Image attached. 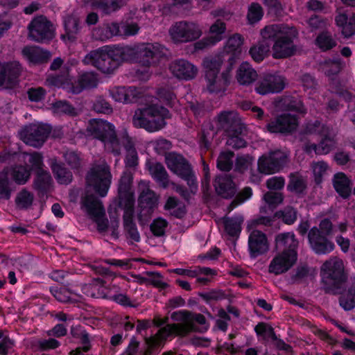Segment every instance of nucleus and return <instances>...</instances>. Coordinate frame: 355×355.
Here are the masks:
<instances>
[{
  "label": "nucleus",
  "mask_w": 355,
  "mask_h": 355,
  "mask_svg": "<svg viewBox=\"0 0 355 355\" xmlns=\"http://www.w3.org/2000/svg\"><path fill=\"white\" fill-rule=\"evenodd\" d=\"M261 35L270 40L272 45V57L275 59L287 58L294 55L297 51L294 40L298 32L295 28L284 24H274L265 26Z\"/></svg>",
  "instance_id": "nucleus-1"
},
{
  "label": "nucleus",
  "mask_w": 355,
  "mask_h": 355,
  "mask_svg": "<svg viewBox=\"0 0 355 355\" xmlns=\"http://www.w3.org/2000/svg\"><path fill=\"white\" fill-rule=\"evenodd\" d=\"M227 57V72H223L219 76L223 60L219 56H210L205 58L202 64L205 71V80L207 83V89L210 93H219L224 92L229 85V75L234 65L239 59L241 53L236 52H225Z\"/></svg>",
  "instance_id": "nucleus-2"
},
{
  "label": "nucleus",
  "mask_w": 355,
  "mask_h": 355,
  "mask_svg": "<svg viewBox=\"0 0 355 355\" xmlns=\"http://www.w3.org/2000/svg\"><path fill=\"white\" fill-rule=\"evenodd\" d=\"M131 51L123 46H104L90 51L85 58V61L92 64L101 72L112 73L123 62Z\"/></svg>",
  "instance_id": "nucleus-3"
},
{
  "label": "nucleus",
  "mask_w": 355,
  "mask_h": 355,
  "mask_svg": "<svg viewBox=\"0 0 355 355\" xmlns=\"http://www.w3.org/2000/svg\"><path fill=\"white\" fill-rule=\"evenodd\" d=\"M218 130H223L227 136L226 144L234 149H240L247 146L245 139L247 128L241 120L228 111L221 112L217 116Z\"/></svg>",
  "instance_id": "nucleus-4"
},
{
  "label": "nucleus",
  "mask_w": 355,
  "mask_h": 355,
  "mask_svg": "<svg viewBox=\"0 0 355 355\" xmlns=\"http://www.w3.org/2000/svg\"><path fill=\"white\" fill-rule=\"evenodd\" d=\"M171 118L168 109L163 106L153 105L138 109L132 117V123L135 128H144L149 132L162 129L166 124V119Z\"/></svg>",
  "instance_id": "nucleus-5"
},
{
  "label": "nucleus",
  "mask_w": 355,
  "mask_h": 355,
  "mask_svg": "<svg viewBox=\"0 0 355 355\" xmlns=\"http://www.w3.org/2000/svg\"><path fill=\"white\" fill-rule=\"evenodd\" d=\"M123 47L131 51L127 56V62L135 60L146 67L158 64L162 58L166 57L168 51L167 49L159 43H143L137 47Z\"/></svg>",
  "instance_id": "nucleus-6"
},
{
  "label": "nucleus",
  "mask_w": 355,
  "mask_h": 355,
  "mask_svg": "<svg viewBox=\"0 0 355 355\" xmlns=\"http://www.w3.org/2000/svg\"><path fill=\"white\" fill-rule=\"evenodd\" d=\"M165 161L169 170L187 182L193 193H196L198 189L197 178L189 161L181 154L175 152L166 154Z\"/></svg>",
  "instance_id": "nucleus-7"
},
{
  "label": "nucleus",
  "mask_w": 355,
  "mask_h": 355,
  "mask_svg": "<svg viewBox=\"0 0 355 355\" xmlns=\"http://www.w3.org/2000/svg\"><path fill=\"white\" fill-rule=\"evenodd\" d=\"M320 273L327 292L335 293L334 291L340 289L347 280L343 261L336 258L326 261L322 266Z\"/></svg>",
  "instance_id": "nucleus-8"
},
{
  "label": "nucleus",
  "mask_w": 355,
  "mask_h": 355,
  "mask_svg": "<svg viewBox=\"0 0 355 355\" xmlns=\"http://www.w3.org/2000/svg\"><path fill=\"white\" fill-rule=\"evenodd\" d=\"M112 175L110 168L105 165H98L92 168L86 175L87 187L96 195L105 198L112 183Z\"/></svg>",
  "instance_id": "nucleus-9"
},
{
  "label": "nucleus",
  "mask_w": 355,
  "mask_h": 355,
  "mask_svg": "<svg viewBox=\"0 0 355 355\" xmlns=\"http://www.w3.org/2000/svg\"><path fill=\"white\" fill-rule=\"evenodd\" d=\"M289 161L287 153L281 150L270 151L259 157L257 162L258 171L264 175H272L282 171Z\"/></svg>",
  "instance_id": "nucleus-10"
},
{
  "label": "nucleus",
  "mask_w": 355,
  "mask_h": 355,
  "mask_svg": "<svg viewBox=\"0 0 355 355\" xmlns=\"http://www.w3.org/2000/svg\"><path fill=\"white\" fill-rule=\"evenodd\" d=\"M28 37L41 44L49 43L55 37V28L45 16L35 17L28 24Z\"/></svg>",
  "instance_id": "nucleus-11"
},
{
  "label": "nucleus",
  "mask_w": 355,
  "mask_h": 355,
  "mask_svg": "<svg viewBox=\"0 0 355 355\" xmlns=\"http://www.w3.org/2000/svg\"><path fill=\"white\" fill-rule=\"evenodd\" d=\"M51 130V126L47 123H31L21 130V135L27 145L40 148L49 138Z\"/></svg>",
  "instance_id": "nucleus-12"
},
{
  "label": "nucleus",
  "mask_w": 355,
  "mask_h": 355,
  "mask_svg": "<svg viewBox=\"0 0 355 355\" xmlns=\"http://www.w3.org/2000/svg\"><path fill=\"white\" fill-rule=\"evenodd\" d=\"M169 34L175 43H186L198 39L202 35V31L194 22L180 21L170 28Z\"/></svg>",
  "instance_id": "nucleus-13"
},
{
  "label": "nucleus",
  "mask_w": 355,
  "mask_h": 355,
  "mask_svg": "<svg viewBox=\"0 0 355 355\" xmlns=\"http://www.w3.org/2000/svg\"><path fill=\"white\" fill-rule=\"evenodd\" d=\"M298 117L291 114H281L271 119L266 125L270 133L291 135L298 127Z\"/></svg>",
  "instance_id": "nucleus-14"
},
{
  "label": "nucleus",
  "mask_w": 355,
  "mask_h": 355,
  "mask_svg": "<svg viewBox=\"0 0 355 355\" xmlns=\"http://www.w3.org/2000/svg\"><path fill=\"white\" fill-rule=\"evenodd\" d=\"M22 67L16 60L0 62V87L13 89L19 83Z\"/></svg>",
  "instance_id": "nucleus-15"
},
{
  "label": "nucleus",
  "mask_w": 355,
  "mask_h": 355,
  "mask_svg": "<svg viewBox=\"0 0 355 355\" xmlns=\"http://www.w3.org/2000/svg\"><path fill=\"white\" fill-rule=\"evenodd\" d=\"M307 130L311 133L318 132L321 136V139L318 144V155H327L335 147L336 142L328 125L316 120L308 125Z\"/></svg>",
  "instance_id": "nucleus-16"
},
{
  "label": "nucleus",
  "mask_w": 355,
  "mask_h": 355,
  "mask_svg": "<svg viewBox=\"0 0 355 355\" xmlns=\"http://www.w3.org/2000/svg\"><path fill=\"white\" fill-rule=\"evenodd\" d=\"M297 260V250L284 249L271 260L268 266V272L275 275L285 273L295 264Z\"/></svg>",
  "instance_id": "nucleus-17"
},
{
  "label": "nucleus",
  "mask_w": 355,
  "mask_h": 355,
  "mask_svg": "<svg viewBox=\"0 0 355 355\" xmlns=\"http://www.w3.org/2000/svg\"><path fill=\"white\" fill-rule=\"evenodd\" d=\"M89 130L94 138L111 144H119L114 125L102 119H93L90 121Z\"/></svg>",
  "instance_id": "nucleus-18"
},
{
  "label": "nucleus",
  "mask_w": 355,
  "mask_h": 355,
  "mask_svg": "<svg viewBox=\"0 0 355 355\" xmlns=\"http://www.w3.org/2000/svg\"><path fill=\"white\" fill-rule=\"evenodd\" d=\"M158 198L155 193L148 189L139 196L138 203L140 212L137 214L139 225L144 226L150 218V216L157 205Z\"/></svg>",
  "instance_id": "nucleus-19"
},
{
  "label": "nucleus",
  "mask_w": 355,
  "mask_h": 355,
  "mask_svg": "<svg viewBox=\"0 0 355 355\" xmlns=\"http://www.w3.org/2000/svg\"><path fill=\"white\" fill-rule=\"evenodd\" d=\"M321 232L316 226L311 227L308 232V240L312 250L318 255L331 253L335 248V244L329 236L320 235Z\"/></svg>",
  "instance_id": "nucleus-20"
},
{
  "label": "nucleus",
  "mask_w": 355,
  "mask_h": 355,
  "mask_svg": "<svg viewBox=\"0 0 355 355\" xmlns=\"http://www.w3.org/2000/svg\"><path fill=\"white\" fill-rule=\"evenodd\" d=\"M284 88V79L282 76L267 73L256 83L254 90L260 95H266L279 93Z\"/></svg>",
  "instance_id": "nucleus-21"
},
{
  "label": "nucleus",
  "mask_w": 355,
  "mask_h": 355,
  "mask_svg": "<svg viewBox=\"0 0 355 355\" xmlns=\"http://www.w3.org/2000/svg\"><path fill=\"white\" fill-rule=\"evenodd\" d=\"M248 245L251 258L265 254L269 250L270 246L266 234L258 230H254L250 232Z\"/></svg>",
  "instance_id": "nucleus-22"
},
{
  "label": "nucleus",
  "mask_w": 355,
  "mask_h": 355,
  "mask_svg": "<svg viewBox=\"0 0 355 355\" xmlns=\"http://www.w3.org/2000/svg\"><path fill=\"white\" fill-rule=\"evenodd\" d=\"M214 187L216 194L224 198L231 199L236 193V184L231 175H218L214 180Z\"/></svg>",
  "instance_id": "nucleus-23"
},
{
  "label": "nucleus",
  "mask_w": 355,
  "mask_h": 355,
  "mask_svg": "<svg viewBox=\"0 0 355 355\" xmlns=\"http://www.w3.org/2000/svg\"><path fill=\"white\" fill-rule=\"evenodd\" d=\"M170 70L178 78L186 80L193 79L198 71L193 64L184 59H178L173 62Z\"/></svg>",
  "instance_id": "nucleus-24"
},
{
  "label": "nucleus",
  "mask_w": 355,
  "mask_h": 355,
  "mask_svg": "<svg viewBox=\"0 0 355 355\" xmlns=\"http://www.w3.org/2000/svg\"><path fill=\"white\" fill-rule=\"evenodd\" d=\"M332 184L336 192L343 200H349L353 193L352 182L343 172H338L334 175Z\"/></svg>",
  "instance_id": "nucleus-25"
},
{
  "label": "nucleus",
  "mask_w": 355,
  "mask_h": 355,
  "mask_svg": "<svg viewBox=\"0 0 355 355\" xmlns=\"http://www.w3.org/2000/svg\"><path fill=\"white\" fill-rule=\"evenodd\" d=\"M23 56L30 63L39 64L46 63L51 58V54L49 51L37 46H24L21 51Z\"/></svg>",
  "instance_id": "nucleus-26"
},
{
  "label": "nucleus",
  "mask_w": 355,
  "mask_h": 355,
  "mask_svg": "<svg viewBox=\"0 0 355 355\" xmlns=\"http://www.w3.org/2000/svg\"><path fill=\"white\" fill-rule=\"evenodd\" d=\"M81 203L91 218L105 215V210L102 201L94 194H86L82 198Z\"/></svg>",
  "instance_id": "nucleus-27"
},
{
  "label": "nucleus",
  "mask_w": 355,
  "mask_h": 355,
  "mask_svg": "<svg viewBox=\"0 0 355 355\" xmlns=\"http://www.w3.org/2000/svg\"><path fill=\"white\" fill-rule=\"evenodd\" d=\"M104 284L105 282L101 278L94 279L91 283L82 286V291L88 297L107 300L110 291L104 286Z\"/></svg>",
  "instance_id": "nucleus-28"
},
{
  "label": "nucleus",
  "mask_w": 355,
  "mask_h": 355,
  "mask_svg": "<svg viewBox=\"0 0 355 355\" xmlns=\"http://www.w3.org/2000/svg\"><path fill=\"white\" fill-rule=\"evenodd\" d=\"M50 166L58 184L68 185L72 182L73 174L63 162L54 159L51 160Z\"/></svg>",
  "instance_id": "nucleus-29"
},
{
  "label": "nucleus",
  "mask_w": 355,
  "mask_h": 355,
  "mask_svg": "<svg viewBox=\"0 0 355 355\" xmlns=\"http://www.w3.org/2000/svg\"><path fill=\"white\" fill-rule=\"evenodd\" d=\"M63 26L64 33L61 35V40L65 42H75L80 28L78 19L72 15H67L63 19Z\"/></svg>",
  "instance_id": "nucleus-30"
},
{
  "label": "nucleus",
  "mask_w": 355,
  "mask_h": 355,
  "mask_svg": "<svg viewBox=\"0 0 355 355\" xmlns=\"http://www.w3.org/2000/svg\"><path fill=\"white\" fill-rule=\"evenodd\" d=\"M279 103L282 109L284 111L293 112L302 115H304L307 112L306 107L299 96H285L280 100Z\"/></svg>",
  "instance_id": "nucleus-31"
},
{
  "label": "nucleus",
  "mask_w": 355,
  "mask_h": 355,
  "mask_svg": "<svg viewBox=\"0 0 355 355\" xmlns=\"http://www.w3.org/2000/svg\"><path fill=\"white\" fill-rule=\"evenodd\" d=\"M121 0H92L91 6L99 11L102 15H111L122 7Z\"/></svg>",
  "instance_id": "nucleus-32"
},
{
  "label": "nucleus",
  "mask_w": 355,
  "mask_h": 355,
  "mask_svg": "<svg viewBox=\"0 0 355 355\" xmlns=\"http://www.w3.org/2000/svg\"><path fill=\"white\" fill-rule=\"evenodd\" d=\"M261 35V40L258 43L252 46L249 51V53L252 58L257 62H260L268 55L271 42L269 39L265 38L263 35Z\"/></svg>",
  "instance_id": "nucleus-33"
},
{
  "label": "nucleus",
  "mask_w": 355,
  "mask_h": 355,
  "mask_svg": "<svg viewBox=\"0 0 355 355\" xmlns=\"http://www.w3.org/2000/svg\"><path fill=\"white\" fill-rule=\"evenodd\" d=\"M52 181L51 175L48 171L44 170L35 173L33 188L38 192L39 195H46L50 190Z\"/></svg>",
  "instance_id": "nucleus-34"
},
{
  "label": "nucleus",
  "mask_w": 355,
  "mask_h": 355,
  "mask_svg": "<svg viewBox=\"0 0 355 355\" xmlns=\"http://www.w3.org/2000/svg\"><path fill=\"white\" fill-rule=\"evenodd\" d=\"M133 177L130 173L123 172L119 182L118 199L135 198L132 190Z\"/></svg>",
  "instance_id": "nucleus-35"
},
{
  "label": "nucleus",
  "mask_w": 355,
  "mask_h": 355,
  "mask_svg": "<svg viewBox=\"0 0 355 355\" xmlns=\"http://www.w3.org/2000/svg\"><path fill=\"white\" fill-rule=\"evenodd\" d=\"M164 209L166 211H171L170 214L175 218L182 219L187 214L186 206L183 204L180 205V202L177 197L169 196L164 205Z\"/></svg>",
  "instance_id": "nucleus-36"
},
{
  "label": "nucleus",
  "mask_w": 355,
  "mask_h": 355,
  "mask_svg": "<svg viewBox=\"0 0 355 355\" xmlns=\"http://www.w3.org/2000/svg\"><path fill=\"white\" fill-rule=\"evenodd\" d=\"M257 71L248 62H243L236 73V78L241 85H249L255 80Z\"/></svg>",
  "instance_id": "nucleus-37"
},
{
  "label": "nucleus",
  "mask_w": 355,
  "mask_h": 355,
  "mask_svg": "<svg viewBox=\"0 0 355 355\" xmlns=\"http://www.w3.org/2000/svg\"><path fill=\"white\" fill-rule=\"evenodd\" d=\"M117 206L123 210V224L135 221V198H119Z\"/></svg>",
  "instance_id": "nucleus-38"
},
{
  "label": "nucleus",
  "mask_w": 355,
  "mask_h": 355,
  "mask_svg": "<svg viewBox=\"0 0 355 355\" xmlns=\"http://www.w3.org/2000/svg\"><path fill=\"white\" fill-rule=\"evenodd\" d=\"M287 190L297 196H303L306 193L307 184L306 180L297 173H291L287 184Z\"/></svg>",
  "instance_id": "nucleus-39"
},
{
  "label": "nucleus",
  "mask_w": 355,
  "mask_h": 355,
  "mask_svg": "<svg viewBox=\"0 0 355 355\" xmlns=\"http://www.w3.org/2000/svg\"><path fill=\"white\" fill-rule=\"evenodd\" d=\"M243 220V217L241 215L227 218L224 221L225 232L232 237H239L241 232V225Z\"/></svg>",
  "instance_id": "nucleus-40"
},
{
  "label": "nucleus",
  "mask_w": 355,
  "mask_h": 355,
  "mask_svg": "<svg viewBox=\"0 0 355 355\" xmlns=\"http://www.w3.org/2000/svg\"><path fill=\"white\" fill-rule=\"evenodd\" d=\"M70 333L72 337L79 340V343L83 345L80 349H83L84 352H88L91 348V340L89 334L88 332L82 327H72L71 328Z\"/></svg>",
  "instance_id": "nucleus-41"
},
{
  "label": "nucleus",
  "mask_w": 355,
  "mask_h": 355,
  "mask_svg": "<svg viewBox=\"0 0 355 355\" xmlns=\"http://www.w3.org/2000/svg\"><path fill=\"white\" fill-rule=\"evenodd\" d=\"M148 170L153 178L157 182L165 184L168 180V173L164 165L160 162L146 163Z\"/></svg>",
  "instance_id": "nucleus-42"
},
{
  "label": "nucleus",
  "mask_w": 355,
  "mask_h": 355,
  "mask_svg": "<svg viewBox=\"0 0 355 355\" xmlns=\"http://www.w3.org/2000/svg\"><path fill=\"white\" fill-rule=\"evenodd\" d=\"M297 241L293 233L284 232L279 234L275 237V245L277 249H291L296 250Z\"/></svg>",
  "instance_id": "nucleus-43"
},
{
  "label": "nucleus",
  "mask_w": 355,
  "mask_h": 355,
  "mask_svg": "<svg viewBox=\"0 0 355 355\" xmlns=\"http://www.w3.org/2000/svg\"><path fill=\"white\" fill-rule=\"evenodd\" d=\"M79 87H73V93L78 94L85 89L96 87L98 85V79L96 75L92 72H85L80 76L78 80Z\"/></svg>",
  "instance_id": "nucleus-44"
},
{
  "label": "nucleus",
  "mask_w": 355,
  "mask_h": 355,
  "mask_svg": "<svg viewBox=\"0 0 355 355\" xmlns=\"http://www.w3.org/2000/svg\"><path fill=\"white\" fill-rule=\"evenodd\" d=\"M31 175V170L28 165H18L12 168V178L19 185L26 184Z\"/></svg>",
  "instance_id": "nucleus-45"
},
{
  "label": "nucleus",
  "mask_w": 355,
  "mask_h": 355,
  "mask_svg": "<svg viewBox=\"0 0 355 355\" xmlns=\"http://www.w3.org/2000/svg\"><path fill=\"white\" fill-rule=\"evenodd\" d=\"M97 33L100 40H106L121 35L120 26L117 22L106 23L98 29Z\"/></svg>",
  "instance_id": "nucleus-46"
},
{
  "label": "nucleus",
  "mask_w": 355,
  "mask_h": 355,
  "mask_svg": "<svg viewBox=\"0 0 355 355\" xmlns=\"http://www.w3.org/2000/svg\"><path fill=\"white\" fill-rule=\"evenodd\" d=\"M339 304L345 311H350L355 307V284L340 295Z\"/></svg>",
  "instance_id": "nucleus-47"
},
{
  "label": "nucleus",
  "mask_w": 355,
  "mask_h": 355,
  "mask_svg": "<svg viewBox=\"0 0 355 355\" xmlns=\"http://www.w3.org/2000/svg\"><path fill=\"white\" fill-rule=\"evenodd\" d=\"M11 193L8 171V168H5L0 171V200H9Z\"/></svg>",
  "instance_id": "nucleus-48"
},
{
  "label": "nucleus",
  "mask_w": 355,
  "mask_h": 355,
  "mask_svg": "<svg viewBox=\"0 0 355 355\" xmlns=\"http://www.w3.org/2000/svg\"><path fill=\"white\" fill-rule=\"evenodd\" d=\"M33 194L26 189L20 191L15 198V205L19 209H28L33 202Z\"/></svg>",
  "instance_id": "nucleus-49"
},
{
  "label": "nucleus",
  "mask_w": 355,
  "mask_h": 355,
  "mask_svg": "<svg viewBox=\"0 0 355 355\" xmlns=\"http://www.w3.org/2000/svg\"><path fill=\"white\" fill-rule=\"evenodd\" d=\"M157 95L161 102L171 108L174 107L178 102L176 95L171 89L160 87L157 89Z\"/></svg>",
  "instance_id": "nucleus-50"
},
{
  "label": "nucleus",
  "mask_w": 355,
  "mask_h": 355,
  "mask_svg": "<svg viewBox=\"0 0 355 355\" xmlns=\"http://www.w3.org/2000/svg\"><path fill=\"white\" fill-rule=\"evenodd\" d=\"M234 153L232 151H223L220 153L217 161V168L222 171L228 172L231 171L233 166L232 159Z\"/></svg>",
  "instance_id": "nucleus-51"
},
{
  "label": "nucleus",
  "mask_w": 355,
  "mask_h": 355,
  "mask_svg": "<svg viewBox=\"0 0 355 355\" xmlns=\"http://www.w3.org/2000/svg\"><path fill=\"white\" fill-rule=\"evenodd\" d=\"M226 24L221 19H216V21L211 24L209 28V35L213 40L214 43H218L224 38V35L226 31Z\"/></svg>",
  "instance_id": "nucleus-52"
},
{
  "label": "nucleus",
  "mask_w": 355,
  "mask_h": 355,
  "mask_svg": "<svg viewBox=\"0 0 355 355\" xmlns=\"http://www.w3.org/2000/svg\"><path fill=\"white\" fill-rule=\"evenodd\" d=\"M198 295L208 305L227 297L225 293L221 289H211L207 292H199Z\"/></svg>",
  "instance_id": "nucleus-53"
},
{
  "label": "nucleus",
  "mask_w": 355,
  "mask_h": 355,
  "mask_svg": "<svg viewBox=\"0 0 355 355\" xmlns=\"http://www.w3.org/2000/svg\"><path fill=\"white\" fill-rule=\"evenodd\" d=\"M315 45L321 51H327L336 46V42L328 33L322 32L316 37Z\"/></svg>",
  "instance_id": "nucleus-54"
},
{
  "label": "nucleus",
  "mask_w": 355,
  "mask_h": 355,
  "mask_svg": "<svg viewBox=\"0 0 355 355\" xmlns=\"http://www.w3.org/2000/svg\"><path fill=\"white\" fill-rule=\"evenodd\" d=\"M125 148L127 151L124 160L125 166L128 168H135L139 164V157L133 143L128 140L125 145Z\"/></svg>",
  "instance_id": "nucleus-55"
},
{
  "label": "nucleus",
  "mask_w": 355,
  "mask_h": 355,
  "mask_svg": "<svg viewBox=\"0 0 355 355\" xmlns=\"http://www.w3.org/2000/svg\"><path fill=\"white\" fill-rule=\"evenodd\" d=\"M49 291L51 295L60 302L74 304L77 302L71 297L70 292L65 288L52 286L50 287Z\"/></svg>",
  "instance_id": "nucleus-56"
},
{
  "label": "nucleus",
  "mask_w": 355,
  "mask_h": 355,
  "mask_svg": "<svg viewBox=\"0 0 355 355\" xmlns=\"http://www.w3.org/2000/svg\"><path fill=\"white\" fill-rule=\"evenodd\" d=\"M254 331L257 336H261L264 339L270 338L273 342L278 338L273 327L265 322L258 323L254 327Z\"/></svg>",
  "instance_id": "nucleus-57"
},
{
  "label": "nucleus",
  "mask_w": 355,
  "mask_h": 355,
  "mask_svg": "<svg viewBox=\"0 0 355 355\" xmlns=\"http://www.w3.org/2000/svg\"><path fill=\"white\" fill-rule=\"evenodd\" d=\"M243 42V38L240 34L236 33L230 37L226 42L224 47L225 52H236L241 53V46Z\"/></svg>",
  "instance_id": "nucleus-58"
},
{
  "label": "nucleus",
  "mask_w": 355,
  "mask_h": 355,
  "mask_svg": "<svg viewBox=\"0 0 355 355\" xmlns=\"http://www.w3.org/2000/svg\"><path fill=\"white\" fill-rule=\"evenodd\" d=\"M168 225V223L166 219L162 217H157L151 223L150 230L155 236L161 237L165 234Z\"/></svg>",
  "instance_id": "nucleus-59"
},
{
  "label": "nucleus",
  "mask_w": 355,
  "mask_h": 355,
  "mask_svg": "<svg viewBox=\"0 0 355 355\" xmlns=\"http://www.w3.org/2000/svg\"><path fill=\"white\" fill-rule=\"evenodd\" d=\"M263 16V10L258 3H252L248 8L247 18L250 24L259 21Z\"/></svg>",
  "instance_id": "nucleus-60"
},
{
  "label": "nucleus",
  "mask_w": 355,
  "mask_h": 355,
  "mask_svg": "<svg viewBox=\"0 0 355 355\" xmlns=\"http://www.w3.org/2000/svg\"><path fill=\"white\" fill-rule=\"evenodd\" d=\"M213 127L209 130L202 128L199 137V146L201 150L207 151L211 148L214 133Z\"/></svg>",
  "instance_id": "nucleus-61"
},
{
  "label": "nucleus",
  "mask_w": 355,
  "mask_h": 355,
  "mask_svg": "<svg viewBox=\"0 0 355 355\" xmlns=\"http://www.w3.org/2000/svg\"><path fill=\"white\" fill-rule=\"evenodd\" d=\"M146 275L148 278L146 279V281L153 285L155 288L164 290L168 287V284L167 283L162 281L161 279L163 278V276L160 272L148 271Z\"/></svg>",
  "instance_id": "nucleus-62"
},
{
  "label": "nucleus",
  "mask_w": 355,
  "mask_h": 355,
  "mask_svg": "<svg viewBox=\"0 0 355 355\" xmlns=\"http://www.w3.org/2000/svg\"><path fill=\"white\" fill-rule=\"evenodd\" d=\"M300 82L304 91H309L313 93L316 90L318 82L313 75L309 73H304L300 76Z\"/></svg>",
  "instance_id": "nucleus-63"
},
{
  "label": "nucleus",
  "mask_w": 355,
  "mask_h": 355,
  "mask_svg": "<svg viewBox=\"0 0 355 355\" xmlns=\"http://www.w3.org/2000/svg\"><path fill=\"white\" fill-rule=\"evenodd\" d=\"M31 164L30 169L35 173L44 171V157L40 153L34 152L30 155L28 159Z\"/></svg>",
  "instance_id": "nucleus-64"
}]
</instances>
